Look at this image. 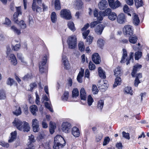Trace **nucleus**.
<instances>
[{
    "mask_svg": "<svg viewBox=\"0 0 149 149\" xmlns=\"http://www.w3.org/2000/svg\"><path fill=\"white\" fill-rule=\"evenodd\" d=\"M109 141L110 138L109 137H105L103 142V145H106L109 143Z\"/></svg>",
    "mask_w": 149,
    "mask_h": 149,
    "instance_id": "57",
    "label": "nucleus"
},
{
    "mask_svg": "<svg viewBox=\"0 0 149 149\" xmlns=\"http://www.w3.org/2000/svg\"><path fill=\"white\" fill-rule=\"evenodd\" d=\"M79 95V93L78 90L77 88H75L73 89L72 91V96L73 97H76Z\"/></svg>",
    "mask_w": 149,
    "mask_h": 149,
    "instance_id": "45",
    "label": "nucleus"
},
{
    "mask_svg": "<svg viewBox=\"0 0 149 149\" xmlns=\"http://www.w3.org/2000/svg\"><path fill=\"white\" fill-rule=\"evenodd\" d=\"M108 6L107 1L105 0L101 1L98 5L99 8L101 10L106 8Z\"/></svg>",
    "mask_w": 149,
    "mask_h": 149,
    "instance_id": "15",
    "label": "nucleus"
},
{
    "mask_svg": "<svg viewBox=\"0 0 149 149\" xmlns=\"http://www.w3.org/2000/svg\"><path fill=\"white\" fill-rule=\"evenodd\" d=\"M104 104V101L103 100H100L98 102L97 104V107L98 109L101 110L103 107Z\"/></svg>",
    "mask_w": 149,
    "mask_h": 149,
    "instance_id": "36",
    "label": "nucleus"
},
{
    "mask_svg": "<svg viewBox=\"0 0 149 149\" xmlns=\"http://www.w3.org/2000/svg\"><path fill=\"white\" fill-rule=\"evenodd\" d=\"M55 8L56 10H59L61 8L59 0H55L54 3Z\"/></svg>",
    "mask_w": 149,
    "mask_h": 149,
    "instance_id": "34",
    "label": "nucleus"
},
{
    "mask_svg": "<svg viewBox=\"0 0 149 149\" xmlns=\"http://www.w3.org/2000/svg\"><path fill=\"white\" fill-rule=\"evenodd\" d=\"M60 15L61 17L66 19H70L72 17L70 11L66 9H64L61 10Z\"/></svg>",
    "mask_w": 149,
    "mask_h": 149,
    "instance_id": "7",
    "label": "nucleus"
},
{
    "mask_svg": "<svg viewBox=\"0 0 149 149\" xmlns=\"http://www.w3.org/2000/svg\"><path fill=\"white\" fill-rule=\"evenodd\" d=\"M30 111L34 116L36 115V112L38 110V108L36 105H32L30 107Z\"/></svg>",
    "mask_w": 149,
    "mask_h": 149,
    "instance_id": "21",
    "label": "nucleus"
},
{
    "mask_svg": "<svg viewBox=\"0 0 149 149\" xmlns=\"http://www.w3.org/2000/svg\"><path fill=\"white\" fill-rule=\"evenodd\" d=\"M45 106L46 108L48 109L51 112H53V110L52 107L51 105L47 102H45Z\"/></svg>",
    "mask_w": 149,
    "mask_h": 149,
    "instance_id": "40",
    "label": "nucleus"
},
{
    "mask_svg": "<svg viewBox=\"0 0 149 149\" xmlns=\"http://www.w3.org/2000/svg\"><path fill=\"white\" fill-rule=\"evenodd\" d=\"M29 144H33V142L35 141L34 136L32 135H31V136H29Z\"/></svg>",
    "mask_w": 149,
    "mask_h": 149,
    "instance_id": "54",
    "label": "nucleus"
},
{
    "mask_svg": "<svg viewBox=\"0 0 149 149\" xmlns=\"http://www.w3.org/2000/svg\"><path fill=\"white\" fill-rule=\"evenodd\" d=\"M69 93L68 91L65 92L62 97V99L63 101H66L68 97Z\"/></svg>",
    "mask_w": 149,
    "mask_h": 149,
    "instance_id": "44",
    "label": "nucleus"
},
{
    "mask_svg": "<svg viewBox=\"0 0 149 149\" xmlns=\"http://www.w3.org/2000/svg\"><path fill=\"white\" fill-rule=\"evenodd\" d=\"M89 32V30H88L83 33V36L84 39H86V38Z\"/></svg>",
    "mask_w": 149,
    "mask_h": 149,
    "instance_id": "58",
    "label": "nucleus"
},
{
    "mask_svg": "<svg viewBox=\"0 0 149 149\" xmlns=\"http://www.w3.org/2000/svg\"><path fill=\"white\" fill-rule=\"evenodd\" d=\"M17 132L15 131L11 133V137L8 141L9 143H11L15 140L16 138Z\"/></svg>",
    "mask_w": 149,
    "mask_h": 149,
    "instance_id": "24",
    "label": "nucleus"
},
{
    "mask_svg": "<svg viewBox=\"0 0 149 149\" xmlns=\"http://www.w3.org/2000/svg\"><path fill=\"white\" fill-rule=\"evenodd\" d=\"M124 34L127 36H132L133 33V27L130 25L125 26L123 28Z\"/></svg>",
    "mask_w": 149,
    "mask_h": 149,
    "instance_id": "6",
    "label": "nucleus"
},
{
    "mask_svg": "<svg viewBox=\"0 0 149 149\" xmlns=\"http://www.w3.org/2000/svg\"><path fill=\"white\" fill-rule=\"evenodd\" d=\"M101 21H98L97 20L96 21L91 22L90 25L91 28H93L98 23H100Z\"/></svg>",
    "mask_w": 149,
    "mask_h": 149,
    "instance_id": "52",
    "label": "nucleus"
},
{
    "mask_svg": "<svg viewBox=\"0 0 149 149\" xmlns=\"http://www.w3.org/2000/svg\"><path fill=\"white\" fill-rule=\"evenodd\" d=\"M124 92L125 93L129 94L131 95H133L132 91L130 87H125L124 89Z\"/></svg>",
    "mask_w": 149,
    "mask_h": 149,
    "instance_id": "29",
    "label": "nucleus"
},
{
    "mask_svg": "<svg viewBox=\"0 0 149 149\" xmlns=\"http://www.w3.org/2000/svg\"><path fill=\"white\" fill-rule=\"evenodd\" d=\"M71 127V124L67 122L63 123L62 125V131L65 133H68Z\"/></svg>",
    "mask_w": 149,
    "mask_h": 149,
    "instance_id": "11",
    "label": "nucleus"
},
{
    "mask_svg": "<svg viewBox=\"0 0 149 149\" xmlns=\"http://www.w3.org/2000/svg\"><path fill=\"white\" fill-rule=\"evenodd\" d=\"M53 149H61L65 145V141L61 135H57L54 138Z\"/></svg>",
    "mask_w": 149,
    "mask_h": 149,
    "instance_id": "2",
    "label": "nucleus"
},
{
    "mask_svg": "<svg viewBox=\"0 0 149 149\" xmlns=\"http://www.w3.org/2000/svg\"><path fill=\"white\" fill-rule=\"evenodd\" d=\"M62 60L64 68L66 69H68L69 68V65L68 61V60L65 54L63 53L62 55Z\"/></svg>",
    "mask_w": 149,
    "mask_h": 149,
    "instance_id": "14",
    "label": "nucleus"
},
{
    "mask_svg": "<svg viewBox=\"0 0 149 149\" xmlns=\"http://www.w3.org/2000/svg\"><path fill=\"white\" fill-rule=\"evenodd\" d=\"M93 14L94 16L95 17H97V20L98 21H100L98 19V17H99V13L97 10L95 9L94 10L93 12Z\"/></svg>",
    "mask_w": 149,
    "mask_h": 149,
    "instance_id": "55",
    "label": "nucleus"
},
{
    "mask_svg": "<svg viewBox=\"0 0 149 149\" xmlns=\"http://www.w3.org/2000/svg\"><path fill=\"white\" fill-rule=\"evenodd\" d=\"M71 132L72 134L75 137H78L79 136V131L77 127H73L72 129Z\"/></svg>",
    "mask_w": 149,
    "mask_h": 149,
    "instance_id": "17",
    "label": "nucleus"
},
{
    "mask_svg": "<svg viewBox=\"0 0 149 149\" xmlns=\"http://www.w3.org/2000/svg\"><path fill=\"white\" fill-rule=\"evenodd\" d=\"M0 145L6 148H8L9 146V144L7 143H6L4 142H0Z\"/></svg>",
    "mask_w": 149,
    "mask_h": 149,
    "instance_id": "64",
    "label": "nucleus"
},
{
    "mask_svg": "<svg viewBox=\"0 0 149 149\" xmlns=\"http://www.w3.org/2000/svg\"><path fill=\"white\" fill-rule=\"evenodd\" d=\"M56 126L55 123L50 122L49 131L51 134H53L54 132V130L56 128Z\"/></svg>",
    "mask_w": 149,
    "mask_h": 149,
    "instance_id": "25",
    "label": "nucleus"
},
{
    "mask_svg": "<svg viewBox=\"0 0 149 149\" xmlns=\"http://www.w3.org/2000/svg\"><path fill=\"white\" fill-rule=\"evenodd\" d=\"M13 125L20 131L28 132L30 127L28 123L25 121L22 122L18 119H15L13 122Z\"/></svg>",
    "mask_w": 149,
    "mask_h": 149,
    "instance_id": "1",
    "label": "nucleus"
},
{
    "mask_svg": "<svg viewBox=\"0 0 149 149\" xmlns=\"http://www.w3.org/2000/svg\"><path fill=\"white\" fill-rule=\"evenodd\" d=\"M89 68L90 70H94L95 68V66L92 62L90 61L89 64Z\"/></svg>",
    "mask_w": 149,
    "mask_h": 149,
    "instance_id": "48",
    "label": "nucleus"
},
{
    "mask_svg": "<svg viewBox=\"0 0 149 149\" xmlns=\"http://www.w3.org/2000/svg\"><path fill=\"white\" fill-rule=\"evenodd\" d=\"M134 1L135 4L137 8L143 6V3L142 0H134Z\"/></svg>",
    "mask_w": 149,
    "mask_h": 149,
    "instance_id": "33",
    "label": "nucleus"
},
{
    "mask_svg": "<svg viewBox=\"0 0 149 149\" xmlns=\"http://www.w3.org/2000/svg\"><path fill=\"white\" fill-rule=\"evenodd\" d=\"M121 70L120 67H117L114 70L115 75L117 77L120 75L121 73Z\"/></svg>",
    "mask_w": 149,
    "mask_h": 149,
    "instance_id": "32",
    "label": "nucleus"
},
{
    "mask_svg": "<svg viewBox=\"0 0 149 149\" xmlns=\"http://www.w3.org/2000/svg\"><path fill=\"white\" fill-rule=\"evenodd\" d=\"M32 78V75L31 74H28L25 75L23 78L22 79L24 81H28Z\"/></svg>",
    "mask_w": 149,
    "mask_h": 149,
    "instance_id": "41",
    "label": "nucleus"
},
{
    "mask_svg": "<svg viewBox=\"0 0 149 149\" xmlns=\"http://www.w3.org/2000/svg\"><path fill=\"white\" fill-rule=\"evenodd\" d=\"M84 70H81V71L79 72L77 77V81L80 83H81L82 82V77L84 76Z\"/></svg>",
    "mask_w": 149,
    "mask_h": 149,
    "instance_id": "23",
    "label": "nucleus"
},
{
    "mask_svg": "<svg viewBox=\"0 0 149 149\" xmlns=\"http://www.w3.org/2000/svg\"><path fill=\"white\" fill-rule=\"evenodd\" d=\"M113 5L114 6V8H112L115 9L119 7L121 5V3L118 1L117 0L115 2H114Z\"/></svg>",
    "mask_w": 149,
    "mask_h": 149,
    "instance_id": "49",
    "label": "nucleus"
},
{
    "mask_svg": "<svg viewBox=\"0 0 149 149\" xmlns=\"http://www.w3.org/2000/svg\"><path fill=\"white\" fill-rule=\"evenodd\" d=\"M137 38L136 36H133L129 38V41L131 43L135 44L136 42Z\"/></svg>",
    "mask_w": 149,
    "mask_h": 149,
    "instance_id": "37",
    "label": "nucleus"
},
{
    "mask_svg": "<svg viewBox=\"0 0 149 149\" xmlns=\"http://www.w3.org/2000/svg\"><path fill=\"white\" fill-rule=\"evenodd\" d=\"M105 27L104 25L99 24L97 26L95 29V32L98 35H100Z\"/></svg>",
    "mask_w": 149,
    "mask_h": 149,
    "instance_id": "12",
    "label": "nucleus"
},
{
    "mask_svg": "<svg viewBox=\"0 0 149 149\" xmlns=\"http://www.w3.org/2000/svg\"><path fill=\"white\" fill-rule=\"evenodd\" d=\"M111 10L110 8H108L106 9L104 11H100L99 12V17L98 19L100 21H102L103 19V17L105 16H108L111 13Z\"/></svg>",
    "mask_w": 149,
    "mask_h": 149,
    "instance_id": "10",
    "label": "nucleus"
},
{
    "mask_svg": "<svg viewBox=\"0 0 149 149\" xmlns=\"http://www.w3.org/2000/svg\"><path fill=\"white\" fill-rule=\"evenodd\" d=\"M109 6L112 8H114L113 5L114 2V0H108Z\"/></svg>",
    "mask_w": 149,
    "mask_h": 149,
    "instance_id": "61",
    "label": "nucleus"
},
{
    "mask_svg": "<svg viewBox=\"0 0 149 149\" xmlns=\"http://www.w3.org/2000/svg\"><path fill=\"white\" fill-rule=\"evenodd\" d=\"M32 126L39 125V122L36 118L33 119L32 121Z\"/></svg>",
    "mask_w": 149,
    "mask_h": 149,
    "instance_id": "51",
    "label": "nucleus"
},
{
    "mask_svg": "<svg viewBox=\"0 0 149 149\" xmlns=\"http://www.w3.org/2000/svg\"><path fill=\"white\" fill-rule=\"evenodd\" d=\"M92 59L96 64H99L101 61L100 57L97 53H95L92 55Z\"/></svg>",
    "mask_w": 149,
    "mask_h": 149,
    "instance_id": "13",
    "label": "nucleus"
},
{
    "mask_svg": "<svg viewBox=\"0 0 149 149\" xmlns=\"http://www.w3.org/2000/svg\"><path fill=\"white\" fill-rule=\"evenodd\" d=\"M105 41L102 39H99L97 41V43L99 47H103Z\"/></svg>",
    "mask_w": 149,
    "mask_h": 149,
    "instance_id": "43",
    "label": "nucleus"
},
{
    "mask_svg": "<svg viewBox=\"0 0 149 149\" xmlns=\"http://www.w3.org/2000/svg\"><path fill=\"white\" fill-rule=\"evenodd\" d=\"M122 135L123 137L125 139H130V134L129 133H126L125 132L123 131L122 132Z\"/></svg>",
    "mask_w": 149,
    "mask_h": 149,
    "instance_id": "53",
    "label": "nucleus"
},
{
    "mask_svg": "<svg viewBox=\"0 0 149 149\" xmlns=\"http://www.w3.org/2000/svg\"><path fill=\"white\" fill-rule=\"evenodd\" d=\"M92 90L93 94H96L97 93L98 90L97 89V86L95 85H93Z\"/></svg>",
    "mask_w": 149,
    "mask_h": 149,
    "instance_id": "56",
    "label": "nucleus"
},
{
    "mask_svg": "<svg viewBox=\"0 0 149 149\" xmlns=\"http://www.w3.org/2000/svg\"><path fill=\"white\" fill-rule=\"evenodd\" d=\"M93 101V99L90 95H89L88 97V105L91 106Z\"/></svg>",
    "mask_w": 149,
    "mask_h": 149,
    "instance_id": "46",
    "label": "nucleus"
},
{
    "mask_svg": "<svg viewBox=\"0 0 149 149\" xmlns=\"http://www.w3.org/2000/svg\"><path fill=\"white\" fill-rule=\"evenodd\" d=\"M37 84L36 82H34L31 84L29 85L30 88L28 90L29 91H32L33 89L37 87Z\"/></svg>",
    "mask_w": 149,
    "mask_h": 149,
    "instance_id": "39",
    "label": "nucleus"
},
{
    "mask_svg": "<svg viewBox=\"0 0 149 149\" xmlns=\"http://www.w3.org/2000/svg\"><path fill=\"white\" fill-rule=\"evenodd\" d=\"M116 14L114 12H112L109 15L108 18L111 21H113L115 20L117 18Z\"/></svg>",
    "mask_w": 149,
    "mask_h": 149,
    "instance_id": "31",
    "label": "nucleus"
},
{
    "mask_svg": "<svg viewBox=\"0 0 149 149\" xmlns=\"http://www.w3.org/2000/svg\"><path fill=\"white\" fill-rule=\"evenodd\" d=\"M13 113L17 116L20 115L22 113L21 108L19 107L18 109H16L15 111L13 112Z\"/></svg>",
    "mask_w": 149,
    "mask_h": 149,
    "instance_id": "47",
    "label": "nucleus"
},
{
    "mask_svg": "<svg viewBox=\"0 0 149 149\" xmlns=\"http://www.w3.org/2000/svg\"><path fill=\"white\" fill-rule=\"evenodd\" d=\"M80 96L81 99L85 100L86 98V93L84 88H82L80 91Z\"/></svg>",
    "mask_w": 149,
    "mask_h": 149,
    "instance_id": "22",
    "label": "nucleus"
},
{
    "mask_svg": "<svg viewBox=\"0 0 149 149\" xmlns=\"http://www.w3.org/2000/svg\"><path fill=\"white\" fill-rule=\"evenodd\" d=\"M48 57V55H45L42 57V61L39 63V71L41 73H43L44 72V67L46 63Z\"/></svg>",
    "mask_w": 149,
    "mask_h": 149,
    "instance_id": "9",
    "label": "nucleus"
},
{
    "mask_svg": "<svg viewBox=\"0 0 149 149\" xmlns=\"http://www.w3.org/2000/svg\"><path fill=\"white\" fill-rule=\"evenodd\" d=\"M7 47V54L8 56H9V60H10L11 63L14 65H16L17 63V60L16 57L13 54H10V53L13 50L17 51L19 49V47Z\"/></svg>",
    "mask_w": 149,
    "mask_h": 149,
    "instance_id": "4",
    "label": "nucleus"
},
{
    "mask_svg": "<svg viewBox=\"0 0 149 149\" xmlns=\"http://www.w3.org/2000/svg\"><path fill=\"white\" fill-rule=\"evenodd\" d=\"M11 29L14 32L18 35H19L21 33L20 30L17 29L15 26H13L11 27Z\"/></svg>",
    "mask_w": 149,
    "mask_h": 149,
    "instance_id": "42",
    "label": "nucleus"
},
{
    "mask_svg": "<svg viewBox=\"0 0 149 149\" xmlns=\"http://www.w3.org/2000/svg\"><path fill=\"white\" fill-rule=\"evenodd\" d=\"M36 2L39 5L42 3V0H33L32 5V8L33 12L36 11L37 13L41 12L42 11V9L39 6L36 5Z\"/></svg>",
    "mask_w": 149,
    "mask_h": 149,
    "instance_id": "5",
    "label": "nucleus"
},
{
    "mask_svg": "<svg viewBox=\"0 0 149 149\" xmlns=\"http://www.w3.org/2000/svg\"><path fill=\"white\" fill-rule=\"evenodd\" d=\"M121 78L120 77H117L115 79V81L113 85V87H115L117 86L120 85L121 83Z\"/></svg>",
    "mask_w": 149,
    "mask_h": 149,
    "instance_id": "27",
    "label": "nucleus"
},
{
    "mask_svg": "<svg viewBox=\"0 0 149 149\" xmlns=\"http://www.w3.org/2000/svg\"><path fill=\"white\" fill-rule=\"evenodd\" d=\"M98 72L99 77L102 79H104L106 78L105 72L101 67H99L98 69Z\"/></svg>",
    "mask_w": 149,
    "mask_h": 149,
    "instance_id": "19",
    "label": "nucleus"
},
{
    "mask_svg": "<svg viewBox=\"0 0 149 149\" xmlns=\"http://www.w3.org/2000/svg\"><path fill=\"white\" fill-rule=\"evenodd\" d=\"M123 10L125 13H127L129 12L130 10L128 6L125 5L124 6Z\"/></svg>",
    "mask_w": 149,
    "mask_h": 149,
    "instance_id": "60",
    "label": "nucleus"
},
{
    "mask_svg": "<svg viewBox=\"0 0 149 149\" xmlns=\"http://www.w3.org/2000/svg\"><path fill=\"white\" fill-rule=\"evenodd\" d=\"M140 20L137 15L135 14L133 17V22L136 25H137L139 24Z\"/></svg>",
    "mask_w": 149,
    "mask_h": 149,
    "instance_id": "28",
    "label": "nucleus"
},
{
    "mask_svg": "<svg viewBox=\"0 0 149 149\" xmlns=\"http://www.w3.org/2000/svg\"><path fill=\"white\" fill-rule=\"evenodd\" d=\"M33 127V131L34 132H38L39 130V125L32 126Z\"/></svg>",
    "mask_w": 149,
    "mask_h": 149,
    "instance_id": "59",
    "label": "nucleus"
},
{
    "mask_svg": "<svg viewBox=\"0 0 149 149\" xmlns=\"http://www.w3.org/2000/svg\"><path fill=\"white\" fill-rule=\"evenodd\" d=\"M141 67V65L138 63L136 64L134 66L132 71L131 73V75L132 77H135V74L137 72V71L140 69Z\"/></svg>",
    "mask_w": 149,
    "mask_h": 149,
    "instance_id": "18",
    "label": "nucleus"
},
{
    "mask_svg": "<svg viewBox=\"0 0 149 149\" xmlns=\"http://www.w3.org/2000/svg\"><path fill=\"white\" fill-rule=\"evenodd\" d=\"M68 26L69 28L73 31L76 30L74 23L72 21H69L68 23Z\"/></svg>",
    "mask_w": 149,
    "mask_h": 149,
    "instance_id": "26",
    "label": "nucleus"
},
{
    "mask_svg": "<svg viewBox=\"0 0 149 149\" xmlns=\"http://www.w3.org/2000/svg\"><path fill=\"white\" fill-rule=\"evenodd\" d=\"M67 42L69 47H76L77 40L75 36H72L69 37Z\"/></svg>",
    "mask_w": 149,
    "mask_h": 149,
    "instance_id": "8",
    "label": "nucleus"
},
{
    "mask_svg": "<svg viewBox=\"0 0 149 149\" xmlns=\"http://www.w3.org/2000/svg\"><path fill=\"white\" fill-rule=\"evenodd\" d=\"M83 4V2L81 0H76L74 3V5L76 9L79 10L81 8Z\"/></svg>",
    "mask_w": 149,
    "mask_h": 149,
    "instance_id": "20",
    "label": "nucleus"
},
{
    "mask_svg": "<svg viewBox=\"0 0 149 149\" xmlns=\"http://www.w3.org/2000/svg\"><path fill=\"white\" fill-rule=\"evenodd\" d=\"M142 56V52L139 51L136 52L135 54V59L136 60H138Z\"/></svg>",
    "mask_w": 149,
    "mask_h": 149,
    "instance_id": "38",
    "label": "nucleus"
},
{
    "mask_svg": "<svg viewBox=\"0 0 149 149\" xmlns=\"http://www.w3.org/2000/svg\"><path fill=\"white\" fill-rule=\"evenodd\" d=\"M17 9V12H15L13 15V21L17 24H19L21 28L22 29H24L26 27V25L24 22L22 20H21L19 22L17 17L19 15H22V12L21 8L20 7H16Z\"/></svg>",
    "mask_w": 149,
    "mask_h": 149,
    "instance_id": "3",
    "label": "nucleus"
},
{
    "mask_svg": "<svg viewBox=\"0 0 149 149\" xmlns=\"http://www.w3.org/2000/svg\"><path fill=\"white\" fill-rule=\"evenodd\" d=\"M102 134H100L97 135L96 137V140L97 141L99 142L102 139Z\"/></svg>",
    "mask_w": 149,
    "mask_h": 149,
    "instance_id": "62",
    "label": "nucleus"
},
{
    "mask_svg": "<svg viewBox=\"0 0 149 149\" xmlns=\"http://www.w3.org/2000/svg\"><path fill=\"white\" fill-rule=\"evenodd\" d=\"M42 125L43 128H46L48 127V125L46 122L45 120H44L42 122Z\"/></svg>",
    "mask_w": 149,
    "mask_h": 149,
    "instance_id": "63",
    "label": "nucleus"
},
{
    "mask_svg": "<svg viewBox=\"0 0 149 149\" xmlns=\"http://www.w3.org/2000/svg\"><path fill=\"white\" fill-rule=\"evenodd\" d=\"M118 22L119 24H123L126 21V19L124 15L121 13L119 15L117 18Z\"/></svg>",
    "mask_w": 149,
    "mask_h": 149,
    "instance_id": "16",
    "label": "nucleus"
},
{
    "mask_svg": "<svg viewBox=\"0 0 149 149\" xmlns=\"http://www.w3.org/2000/svg\"><path fill=\"white\" fill-rule=\"evenodd\" d=\"M14 82L15 81L13 79L9 78L7 80V84L8 85L11 86L13 84Z\"/></svg>",
    "mask_w": 149,
    "mask_h": 149,
    "instance_id": "50",
    "label": "nucleus"
},
{
    "mask_svg": "<svg viewBox=\"0 0 149 149\" xmlns=\"http://www.w3.org/2000/svg\"><path fill=\"white\" fill-rule=\"evenodd\" d=\"M51 21L53 23H55L57 20V17L56 13L52 12L51 14Z\"/></svg>",
    "mask_w": 149,
    "mask_h": 149,
    "instance_id": "35",
    "label": "nucleus"
},
{
    "mask_svg": "<svg viewBox=\"0 0 149 149\" xmlns=\"http://www.w3.org/2000/svg\"><path fill=\"white\" fill-rule=\"evenodd\" d=\"M123 54L121 60L120 61V63H124L125 61V58L127 56V52L125 49H123Z\"/></svg>",
    "mask_w": 149,
    "mask_h": 149,
    "instance_id": "30",
    "label": "nucleus"
}]
</instances>
